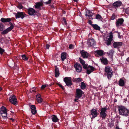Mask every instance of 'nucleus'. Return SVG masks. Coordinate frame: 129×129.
<instances>
[{
	"instance_id": "obj_1",
	"label": "nucleus",
	"mask_w": 129,
	"mask_h": 129,
	"mask_svg": "<svg viewBox=\"0 0 129 129\" xmlns=\"http://www.w3.org/2000/svg\"><path fill=\"white\" fill-rule=\"evenodd\" d=\"M104 75L106 76L109 80L113 75V72L110 67L106 66L105 67Z\"/></svg>"
},
{
	"instance_id": "obj_2",
	"label": "nucleus",
	"mask_w": 129,
	"mask_h": 129,
	"mask_svg": "<svg viewBox=\"0 0 129 129\" xmlns=\"http://www.w3.org/2000/svg\"><path fill=\"white\" fill-rule=\"evenodd\" d=\"M118 110L120 114L123 116H127L129 114V110L124 107L122 106L118 107Z\"/></svg>"
},
{
	"instance_id": "obj_3",
	"label": "nucleus",
	"mask_w": 129,
	"mask_h": 129,
	"mask_svg": "<svg viewBox=\"0 0 129 129\" xmlns=\"http://www.w3.org/2000/svg\"><path fill=\"white\" fill-rule=\"evenodd\" d=\"M107 110V109L106 107H105L102 108L100 110V117L102 118V120L105 119L107 116V114L106 113Z\"/></svg>"
},
{
	"instance_id": "obj_4",
	"label": "nucleus",
	"mask_w": 129,
	"mask_h": 129,
	"mask_svg": "<svg viewBox=\"0 0 129 129\" xmlns=\"http://www.w3.org/2000/svg\"><path fill=\"white\" fill-rule=\"evenodd\" d=\"M9 100L11 103L16 105L17 104V101L16 96L14 95H12L9 98Z\"/></svg>"
},
{
	"instance_id": "obj_5",
	"label": "nucleus",
	"mask_w": 129,
	"mask_h": 129,
	"mask_svg": "<svg viewBox=\"0 0 129 129\" xmlns=\"http://www.w3.org/2000/svg\"><path fill=\"white\" fill-rule=\"evenodd\" d=\"M14 14L16 19L20 18L23 19L25 17L28 16L26 14L24 13L23 12H18L17 13H15Z\"/></svg>"
},
{
	"instance_id": "obj_6",
	"label": "nucleus",
	"mask_w": 129,
	"mask_h": 129,
	"mask_svg": "<svg viewBox=\"0 0 129 129\" xmlns=\"http://www.w3.org/2000/svg\"><path fill=\"white\" fill-rule=\"evenodd\" d=\"M84 93V92L80 89L77 88L76 90L75 96L78 98H80Z\"/></svg>"
},
{
	"instance_id": "obj_7",
	"label": "nucleus",
	"mask_w": 129,
	"mask_h": 129,
	"mask_svg": "<svg viewBox=\"0 0 129 129\" xmlns=\"http://www.w3.org/2000/svg\"><path fill=\"white\" fill-rule=\"evenodd\" d=\"M116 25L117 28L122 25L124 21V19L123 18H118L117 20L116 19Z\"/></svg>"
},
{
	"instance_id": "obj_8",
	"label": "nucleus",
	"mask_w": 129,
	"mask_h": 129,
	"mask_svg": "<svg viewBox=\"0 0 129 129\" xmlns=\"http://www.w3.org/2000/svg\"><path fill=\"white\" fill-rule=\"evenodd\" d=\"M27 10L28 14L30 16H35L37 13V12L33 8H30Z\"/></svg>"
},
{
	"instance_id": "obj_9",
	"label": "nucleus",
	"mask_w": 129,
	"mask_h": 129,
	"mask_svg": "<svg viewBox=\"0 0 129 129\" xmlns=\"http://www.w3.org/2000/svg\"><path fill=\"white\" fill-rule=\"evenodd\" d=\"M63 81L66 85L68 87H71L73 85L71 80L68 77L65 78L63 79Z\"/></svg>"
},
{
	"instance_id": "obj_10",
	"label": "nucleus",
	"mask_w": 129,
	"mask_h": 129,
	"mask_svg": "<svg viewBox=\"0 0 129 129\" xmlns=\"http://www.w3.org/2000/svg\"><path fill=\"white\" fill-rule=\"evenodd\" d=\"M90 115L92 116L91 117V119H93L96 117L98 115V112H97V110L93 108L90 111Z\"/></svg>"
},
{
	"instance_id": "obj_11",
	"label": "nucleus",
	"mask_w": 129,
	"mask_h": 129,
	"mask_svg": "<svg viewBox=\"0 0 129 129\" xmlns=\"http://www.w3.org/2000/svg\"><path fill=\"white\" fill-rule=\"evenodd\" d=\"M95 68L92 66H86V69H84L86 70V72L88 74H89L94 71Z\"/></svg>"
},
{
	"instance_id": "obj_12",
	"label": "nucleus",
	"mask_w": 129,
	"mask_h": 129,
	"mask_svg": "<svg viewBox=\"0 0 129 129\" xmlns=\"http://www.w3.org/2000/svg\"><path fill=\"white\" fill-rule=\"evenodd\" d=\"M80 53L81 54V56L83 58H87L89 56V53L84 50H80Z\"/></svg>"
},
{
	"instance_id": "obj_13",
	"label": "nucleus",
	"mask_w": 129,
	"mask_h": 129,
	"mask_svg": "<svg viewBox=\"0 0 129 129\" xmlns=\"http://www.w3.org/2000/svg\"><path fill=\"white\" fill-rule=\"evenodd\" d=\"M109 38L107 40L106 43L108 46L110 45L111 42L113 40V35L112 32H111L110 34Z\"/></svg>"
},
{
	"instance_id": "obj_14",
	"label": "nucleus",
	"mask_w": 129,
	"mask_h": 129,
	"mask_svg": "<svg viewBox=\"0 0 129 129\" xmlns=\"http://www.w3.org/2000/svg\"><path fill=\"white\" fill-rule=\"evenodd\" d=\"M87 43L89 46L94 47L95 46L96 43L93 39H91L88 40Z\"/></svg>"
},
{
	"instance_id": "obj_15",
	"label": "nucleus",
	"mask_w": 129,
	"mask_h": 129,
	"mask_svg": "<svg viewBox=\"0 0 129 129\" xmlns=\"http://www.w3.org/2000/svg\"><path fill=\"white\" fill-rule=\"evenodd\" d=\"M74 66L77 72H80L81 71L82 67L79 63H76L74 64Z\"/></svg>"
},
{
	"instance_id": "obj_16",
	"label": "nucleus",
	"mask_w": 129,
	"mask_h": 129,
	"mask_svg": "<svg viewBox=\"0 0 129 129\" xmlns=\"http://www.w3.org/2000/svg\"><path fill=\"white\" fill-rule=\"evenodd\" d=\"M122 5V2L118 0L114 2L113 3L112 5L115 9H116L117 8L121 6Z\"/></svg>"
},
{
	"instance_id": "obj_17",
	"label": "nucleus",
	"mask_w": 129,
	"mask_h": 129,
	"mask_svg": "<svg viewBox=\"0 0 129 129\" xmlns=\"http://www.w3.org/2000/svg\"><path fill=\"white\" fill-rule=\"evenodd\" d=\"M122 43L121 42H114L113 43V46L115 48H119L121 46Z\"/></svg>"
},
{
	"instance_id": "obj_18",
	"label": "nucleus",
	"mask_w": 129,
	"mask_h": 129,
	"mask_svg": "<svg viewBox=\"0 0 129 129\" xmlns=\"http://www.w3.org/2000/svg\"><path fill=\"white\" fill-rule=\"evenodd\" d=\"M44 3V2L43 0H42L41 2L37 3L35 5V8L37 9H39L40 7L43 6Z\"/></svg>"
},
{
	"instance_id": "obj_19",
	"label": "nucleus",
	"mask_w": 129,
	"mask_h": 129,
	"mask_svg": "<svg viewBox=\"0 0 129 129\" xmlns=\"http://www.w3.org/2000/svg\"><path fill=\"white\" fill-rule=\"evenodd\" d=\"M101 63L104 65H107L108 63V60L107 59L103 57L102 58H100Z\"/></svg>"
},
{
	"instance_id": "obj_20",
	"label": "nucleus",
	"mask_w": 129,
	"mask_h": 129,
	"mask_svg": "<svg viewBox=\"0 0 129 129\" xmlns=\"http://www.w3.org/2000/svg\"><path fill=\"white\" fill-rule=\"evenodd\" d=\"M31 111L32 113L35 114L37 113V110L36 106L34 105H32L30 106Z\"/></svg>"
},
{
	"instance_id": "obj_21",
	"label": "nucleus",
	"mask_w": 129,
	"mask_h": 129,
	"mask_svg": "<svg viewBox=\"0 0 129 129\" xmlns=\"http://www.w3.org/2000/svg\"><path fill=\"white\" fill-rule=\"evenodd\" d=\"M79 61L80 63L82 64L83 67L84 69H86V66H87L88 64L85 63V61L83 59L79 58Z\"/></svg>"
},
{
	"instance_id": "obj_22",
	"label": "nucleus",
	"mask_w": 129,
	"mask_h": 129,
	"mask_svg": "<svg viewBox=\"0 0 129 129\" xmlns=\"http://www.w3.org/2000/svg\"><path fill=\"white\" fill-rule=\"evenodd\" d=\"M55 77H57L59 76L60 74L59 69L56 66L55 67Z\"/></svg>"
},
{
	"instance_id": "obj_23",
	"label": "nucleus",
	"mask_w": 129,
	"mask_h": 129,
	"mask_svg": "<svg viewBox=\"0 0 129 129\" xmlns=\"http://www.w3.org/2000/svg\"><path fill=\"white\" fill-rule=\"evenodd\" d=\"M67 53L65 52H62L61 54V60L63 61L66 58Z\"/></svg>"
},
{
	"instance_id": "obj_24",
	"label": "nucleus",
	"mask_w": 129,
	"mask_h": 129,
	"mask_svg": "<svg viewBox=\"0 0 129 129\" xmlns=\"http://www.w3.org/2000/svg\"><path fill=\"white\" fill-rule=\"evenodd\" d=\"M125 82L124 80L122 78L120 79L118 82V85L120 86H123L125 85Z\"/></svg>"
},
{
	"instance_id": "obj_25",
	"label": "nucleus",
	"mask_w": 129,
	"mask_h": 129,
	"mask_svg": "<svg viewBox=\"0 0 129 129\" xmlns=\"http://www.w3.org/2000/svg\"><path fill=\"white\" fill-rule=\"evenodd\" d=\"M1 20L2 22L5 23L10 22L11 21V19L10 18H2L1 19Z\"/></svg>"
},
{
	"instance_id": "obj_26",
	"label": "nucleus",
	"mask_w": 129,
	"mask_h": 129,
	"mask_svg": "<svg viewBox=\"0 0 129 129\" xmlns=\"http://www.w3.org/2000/svg\"><path fill=\"white\" fill-rule=\"evenodd\" d=\"M52 120V121L54 122L58 121L59 119L57 118V116L55 115H53L51 116Z\"/></svg>"
},
{
	"instance_id": "obj_27",
	"label": "nucleus",
	"mask_w": 129,
	"mask_h": 129,
	"mask_svg": "<svg viewBox=\"0 0 129 129\" xmlns=\"http://www.w3.org/2000/svg\"><path fill=\"white\" fill-rule=\"evenodd\" d=\"M11 29L8 28L6 29L1 32V34L2 35H5L7 34L9 32L11 31Z\"/></svg>"
},
{
	"instance_id": "obj_28",
	"label": "nucleus",
	"mask_w": 129,
	"mask_h": 129,
	"mask_svg": "<svg viewBox=\"0 0 129 129\" xmlns=\"http://www.w3.org/2000/svg\"><path fill=\"white\" fill-rule=\"evenodd\" d=\"M95 52L100 56H102L103 55L104 51L102 50H99L95 51Z\"/></svg>"
},
{
	"instance_id": "obj_29",
	"label": "nucleus",
	"mask_w": 129,
	"mask_h": 129,
	"mask_svg": "<svg viewBox=\"0 0 129 129\" xmlns=\"http://www.w3.org/2000/svg\"><path fill=\"white\" fill-rule=\"evenodd\" d=\"M92 27L95 30H100V27L96 24H93V25H92Z\"/></svg>"
},
{
	"instance_id": "obj_30",
	"label": "nucleus",
	"mask_w": 129,
	"mask_h": 129,
	"mask_svg": "<svg viewBox=\"0 0 129 129\" xmlns=\"http://www.w3.org/2000/svg\"><path fill=\"white\" fill-rule=\"evenodd\" d=\"M95 19L99 20H102L103 18L101 15L99 14H97L95 16Z\"/></svg>"
},
{
	"instance_id": "obj_31",
	"label": "nucleus",
	"mask_w": 129,
	"mask_h": 129,
	"mask_svg": "<svg viewBox=\"0 0 129 129\" xmlns=\"http://www.w3.org/2000/svg\"><path fill=\"white\" fill-rule=\"evenodd\" d=\"M80 87L82 89H85L86 85L84 82H81Z\"/></svg>"
},
{
	"instance_id": "obj_32",
	"label": "nucleus",
	"mask_w": 129,
	"mask_h": 129,
	"mask_svg": "<svg viewBox=\"0 0 129 129\" xmlns=\"http://www.w3.org/2000/svg\"><path fill=\"white\" fill-rule=\"evenodd\" d=\"M108 56H110V58H113V52H112V50L110 51L109 52H106Z\"/></svg>"
},
{
	"instance_id": "obj_33",
	"label": "nucleus",
	"mask_w": 129,
	"mask_h": 129,
	"mask_svg": "<svg viewBox=\"0 0 129 129\" xmlns=\"http://www.w3.org/2000/svg\"><path fill=\"white\" fill-rule=\"evenodd\" d=\"M82 80L80 78H77L74 79L73 81L74 82L76 83H78L81 82Z\"/></svg>"
},
{
	"instance_id": "obj_34",
	"label": "nucleus",
	"mask_w": 129,
	"mask_h": 129,
	"mask_svg": "<svg viewBox=\"0 0 129 129\" xmlns=\"http://www.w3.org/2000/svg\"><path fill=\"white\" fill-rule=\"evenodd\" d=\"M22 58L24 61L27 60L28 58L26 56L25 54H23L21 55Z\"/></svg>"
},
{
	"instance_id": "obj_35",
	"label": "nucleus",
	"mask_w": 129,
	"mask_h": 129,
	"mask_svg": "<svg viewBox=\"0 0 129 129\" xmlns=\"http://www.w3.org/2000/svg\"><path fill=\"white\" fill-rule=\"evenodd\" d=\"M117 17V15L113 13L110 17V20H114Z\"/></svg>"
},
{
	"instance_id": "obj_36",
	"label": "nucleus",
	"mask_w": 129,
	"mask_h": 129,
	"mask_svg": "<svg viewBox=\"0 0 129 129\" xmlns=\"http://www.w3.org/2000/svg\"><path fill=\"white\" fill-rule=\"evenodd\" d=\"M36 88V87H34L31 88L30 89V92L33 93V92H36V91L35 90Z\"/></svg>"
},
{
	"instance_id": "obj_37",
	"label": "nucleus",
	"mask_w": 129,
	"mask_h": 129,
	"mask_svg": "<svg viewBox=\"0 0 129 129\" xmlns=\"http://www.w3.org/2000/svg\"><path fill=\"white\" fill-rule=\"evenodd\" d=\"M91 11L89 10H88L86 11V13L85 14V16H88L89 15L91 14Z\"/></svg>"
},
{
	"instance_id": "obj_38",
	"label": "nucleus",
	"mask_w": 129,
	"mask_h": 129,
	"mask_svg": "<svg viewBox=\"0 0 129 129\" xmlns=\"http://www.w3.org/2000/svg\"><path fill=\"white\" fill-rule=\"evenodd\" d=\"M1 111H7L6 108L5 107L3 106L1 108Z\"/></svg>"
},
{
	"instance_id": "obj_39",
	"label": "nucleus",
	"mask_w": 129,
	"mask_h": 129,
	"mask_svg": "<svg viewBox=\"0 0 129 129\" xmlns=\"http://www.w3.org/2000/svg\"><path fill=\"white\" fill-rule=\"evenodd\" d=\"M4 29V26L2 23H0V31H2Z\"/></svg>"
},
{
	"instance_id": "obj_40",
	"label": "nucleus",
	"mask_w": 129,
	"mask_h": 129,
	"mask_svg": "<svg viewBox=\"0 0 129 129\" xmlns=\"http://www.w3.org/2000/svg\"><path fill=\"white\" fill-rule=\"evenodd\" d=\"M123 11L127 14H129V9L127 8L125 9H123Z\"/></svg>"
},
{
	"instance_id": "obj_41",
	"label": "nucleus",
	"mask_w": 129,
	"mask_h": 129,
	"mask_svg": "<svg viewBox=\"0 0 129 129\" xmlns=\"http://www.w3.org/2000/svg\"><path fill=\"white\" fill-rule=\"evenodd\" d=\"M7 111H0V114H4V117H5V116H7Z\"/></svg>"
},
{
	"instance_id": "obj_42",
	"label": "nucleus",
	"mask_w": 129,
	"mask_h": 129,
	"mask_svg": "<svg viewBox=\"0 0 129 129\" xmlns=\"http://www.w3.org/2000/svg\"><path fill=\"white\" fill-rule=\"evenodd\" d=\"M9 22V24L10 25V26L8 28L11 29V30H12L14 28V26L11 22Z\"/></svg>"
},
{
	"instance_id": "obj_43",
	"label": "nucleus",
	"mask_w": 129,
	"mask_h": 129,
	"mask_svg": "<svg viewBox=\"0 0 129 129\" xmlns=\"http://www.w3.org/2000/svg\"><path fill=\"white\" fill-rule=\"evenodd\" d=\"M5 50L2 49V48L0 47V54L2 55L5 52Z\"/></svg>"
},
{
	"instance_id": "obj_44",
	"label": "nucleus",
	"mask_w": 129,
	"mask_h": 129,
	"mask_svg": "<svg viewBox=\"0 0 129 129\" xmlns=\"http://www.w3.org/2000/svg\"><path fill=\"white\" fill-rule=\"evenodd\" d=\"M37 100L39 103H41L43 101V99L42 98H40L39 99H37Z\"/></svg>"
},
{
	"instance_id": "obj_45",
	"label": "nucleus",
	"mask_w": 129,
	"mask_h": 129,
	"mask_svg": "<svg viewBox=\"0 0 129 129\" xmlns=\"http://www.w3.org/2000/svg\"><path fill=\"white\" fill-rule=\"evenodd\" d=\"M48 85L46 84L45 85H43L41 87V90H43L44 89L45 87L48 86Z\"/></svg>"
},
{
	"instance_id": "obj_46",
	"label": "nucleus",
	"mask_w": 129,
	"mask_h": 129,
	"mask_svg": "<svg viewBox=\"0 0 129 129\" xmlns=\"http://www.w3.org/2000/svg\"><path fill=\"white\" fill-rule=\"evenodd\" d=\"M53 0H49L48 1L44 3L46 4L47 5L50 4Z\"/></svg>"
},
{
	"instance_id": "obj_47",
	"label": "nucleus",
	"mask_w": 129,
	"mask_h": 129,
	"mask_svg": "<svg viewBox=\"0 0 129 129\" xmlns=\"http://www.w3.org/2000/svg\"><path fill=\"white\" fill-rule=\"evenodd\" d=\"M17 7L20 9H22L23 6L21 4H19L18 5Z\"/></svg>"
},
{
	"instance_id": "obj_48",
	"label": "nucleus",
	"mask_w": 129,
	"mask_h": 129,
	"mask_svg": "<svg viewBox=\"0 0 129 129\" xmlns=\"http://www.w3.org/2000/svg\"><path fill=\"white\" fill-rule=\"evenodd\" d=\"M94 14V13H93L92 14H90V15H89L88 16V17L90 19H91L92 20H93V18L92 17L93 15V14Z\"/></svg>"
},
{
	"instance_id": "obj_49",
	"label": "nucleus",
	"mask_w": 129,
	"mask_h": 129,
	"mask_svg": "<svg viewBox=\"0 0 129 129\" xmlns=\"http://www.w3.org/2000/svg\"><path fill=\"white\" fill-rule=\"evenodd\" d=\"M36 97L37 99H39V98H41V94L39 93L37 95H36Z\"/></svg>"
},
{
	"instance_id": "obj_50",
	"label": "nucleus",
	"mask_w": 129,
	"mask_h": 129,
	"mask_svg": "<svg viewBox=\"0 0 129 129\" xmlns=\"http://www.w3.org/2000/svg\"><path fill=\"white\" fill-rule=\"evenodd\" d=\"M1 115V116L4 119H6L7 117V116H5V117H4V114H0Z\"/></svg>"
},
{
	"instance_id": "obj_51",
	"label": "nucleus",
	"mask_w": 129,
	"mask_h": 129,
	"mask_svg": "<svg viewBox=\"0 0 129 129\" xmlns=\"http://www.w3.org/2000/svg\"><path fill=\"white\" fill-rule=\"evenodd\" d=\"M92 22L90 19L88 20V23L92 26V25L93 24H92Z\"/></svg>"
},
{
	"instance_id": "obj_52",
	"label": "nucleus",
	"mask_w": 129,
	"mask_h": 129,
	"mask_svg": "<svg viewBox=\"0 0 129 129\" xmlns=\"http://www.w3.org/2000/svg\"><path fill=\"white\" fill-rule=\"evenodd\" d=\"M58 84V86L60 87H61L63 90H64V88L63 87V86L62 85L59 84Z\"/></svg>"
},
{
	"instance_id": "obj_53",
	"label": "nucleus",
	"mask_w": 129,
	"mask_h": 129,
	"mask_svg": "<svg viewBox=\"0 0 129 129\" xmlns=\"http://www.w3.org/2000/svg\"><path fill=\"white\" fill-rule=\"evenodd\" d=\"M50 47V45L48 44H46V48L48 49H49V47Z\"/></svg>"
},
{
	"instance_id": "obj_54",
	"label": "nucleus",
	"mask_w": 129,
	"mask_h": 129,
	"mask_svg": "<svg viewBox=\"0 0 129 129\" xmlns=\"http://www.w3.org/2000/svg\"><path fill=\"white\" fill-rule=\"evenodd\" d=\"M75 97L76 98L75 99H74V101L75 102H78V99H80V98H78L77 97H76V96H75Z\"/></svg>"
},
{
	"instance_id": "obj_55",
	"label": "nucleus",
	"mask_w": 129,
	"mask_h": 129,
	"mask_svg": "<svg viewBox=\"0 0 129 129\" xmlns=\"http://www.w3.org/2000/svg\"><path fill=\"white\" fill-rule=\"evenodd\" d=\"M73 45L72 44H70L69 46V48L70 49H71L73 48Z\"/></svg>"
},
{
	"instance_id": "obj_56",
	"label": "nucleus",
	"mask_w": 129,
	"mask_h": 129,
	"mask_svg": "<svg viewBox=\"0 0 129 129\" xmlns=\"http://www.w3.org/2000/svg\"><path fill=\"white\" fill-rule=\"evenodd\" d=\"M117 32L118 33V38H121V36L120 35V33L119 32H118V31Z\"/></svg>"
},
{
	"instance_id": "obj_57",
	"label": "nucleus",
	"mask_w": 129,
	"mask_h": 129,
	"mask_svg": "<svg viewBox=\"0 0 129 129\" xmlns=\"http://www.w3.org/2000/svg\"><path fill=\"white\" fill-rule=\"evenodd\" d=\"M115 129H122L121 128H119V127L118 125H117V124H116Z\"/></svg>"
},
{
	"instance_id": "obj_58",
	"label": "nucleus",
	"mask_w": 129,
	"mask_h": 129,
	"mask_svg": "<svg viewBox=\"0 0 129 129\" xmlns=\"http://www.w3.org/2000/svg\"><path fill=\"white\" fill-rule=\"evenodd\" d=\"M62 20H63V21L64 22V21H66V18L64 17H63L62 18Z\"/></svg>"
},
{
	"instance_id": "obj_59",
	"label": "nucleus",
	"mask_w": 129,
	"mask_h": 129,
	"mask_svg": "<svg viewBox=\"0 0 129 129\" xmlns=\"http://www.w3.org/2000/svg\"><path fill=\"white\" fill-rule=\"evenodd\" d=\"M10 119L12 120L13 121H15V119H13L12 118H10Z\"/></svg>"
},
{
	"instance_id": "obj_60",
	"label": "nucleus",
	"mask_w": 129,
	"mask_h": 129,
	"mask_svg": "<svg viewBox=\"0 0 129 129\" xmlns=\"http://www.w3.org/2000/svg\"><path fill=\"white\" fill-rule=\"evenodd\" d=\"M126 60L127 62H129V57L126 59Z\"/></svg>"
},
{
	"instance_id": "obj_61",
	"label": "nucleus",
	"mask_w": 129,
	"mask_h": 129,
	"mask_svg": "<svg viewBox=\"0 0 129 129\" xmlns=\"http://www.w3.org/2000/svg\"><path fill=\"white\" fill-rule=\"evenodd\" d=\"M73 1L74 2H78V1H79V0H73Z\"/></svg>"
},
{
	"instance_id": "obj_62",
	"label": "nucleus",
	"mask_w": 129,
	"mask_h": 129,
	"mask_svg": "<svg viewBox=\"0 0 129 129\" xmlns=\"http://www.w3.org/2000/svg\"><path fill=\"white\" fill-rule=\"evenodd\" d=\"M64 22V24L65 25H67V23L66 21H65Z\"/></svg>"
},
{
	"instance_id": "obj_63",
	"label": "nucleus",
	"mask_w": 129,
	"mask_h": 129,
	"mask_svg": "<svg viewBox=\"0 0 129 129\" xmlns=\"http://www.w3.org/2000/svg\"><path fill=\"white\" fill-rule=\"evenodd\" d=\"M2 90V88L0 87V91H1Z\"/></svg>"
},
{
	"instance_id": "obj_64",
	"label": "nucleus",
	"mask_w": 129,
	"mask_h": 129,
	"mask_svg": "<svg viewBox=\"0 0 129 129\" xmlns=\"http://www.w3.org/2000/svg\"><path fill=\"white\" fill-rule=\"evenodd\" d=\"M106 53V52H104H104H103V55L104 54L105 55Z\"/></svg>"
}]
</instances>
